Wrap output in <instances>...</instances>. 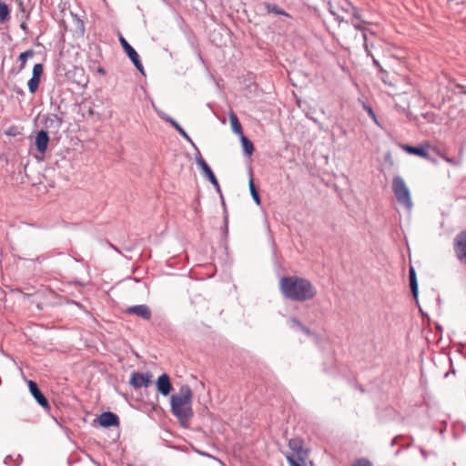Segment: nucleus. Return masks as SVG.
Masks as SVG:
<instances>
[{
  "label": "nucleus",
  "instance_id": "obj_1",
  "mask_svg": "<svg viewBox=\"0 0 466 466\" xmlns=\"http://www.w3.org/2000/svg\"><path fill=\"white\" fill-rule=\"evenodd\" d=\"M279 290L286 299L299 302L311 300L317 295L313 284L309 279L298 276L281 278Z\"/></svg>",
  "mask_w": 466,
  "mask_h": 466
},
{
  "label": "nucleus",
  "instance_id": "obj_2",
  "mask_svg": "<svg viewBox=\"0 0 466 466\" xmlns=\"http://www.w3.org/2000/svg\"><path fill=\"white\" fill-rule=\"evenodd\" d=\"M193 392L188 385H182L177 394L170 398L171 411L181 424H185L193 417Z\"/></svg>",
  "mask_w": 466,
  "mask_h": 466
},
{
  "label": "nucleus",
  "instance_id": "obj_3",
  "mask_svg": "<svg viewBox=\"0 0 466 466\" xmlns=\"http://www.w3.org/2000/svg\"><path fill=\"white\" fill-rule=\"evenodd\" d=\"M289 451L286 454L287 461L290 466H306L308 451L303 447L302 440L294 438L289 441Z\"/></svg>",
  "mask_w": 466,
  "mask_h": 466
},
{
  "label": "nucleus",
  "instance_id": "obj_4",
  "mask_svg": "<svg viewBox=\"0 0 466 466\" xmlns=\"http://www.w3.org/2000/svg\"><path fill=\"white\" fill-rule=\"evenodd\" d=\"M392 191L397 201L405 207L407 209L410 210L412 208V200L410 197V192L406 185L404 179L400 177H395L392 180Z\"/></svg>",
  "mask_w": 466,
  "mask_h": 466
},
{
  "label": "nucleus",
  "instance_id": "obj_5",
  "mask_svg": "<svg viewBox=\"0 0 466 466\" xmlns=\"http://www.w3.org/2000/svg\"><path fill=\"white\" fill-rule=\"evenodd\" d=\"M453 249L457 259L466 266V230L461 231L455 236Z\"/></svg>",
  "mask_w": 466,
  "mask_h": 466
},
{
  "label": "nucleus",
  "instance_id": "obj_6",
  "mask_svg": "<svg viewBox=\"0 0 466 466\" xmlns=\"http://www.w3.org/2000/svg\"><path fill=\"white\" fill-rule=\"evenodd\" d=\"M329 7L330 14L338 20H344V13L349 11L351 7L350 4L347 0H330L329 2Z\"/></svg>",
  "mask_w": 466,
  "mask_h": 466
},
{
  "label": "nucleus",
  "instance_id": "obj_7",
  "mask_svg": "<svg viewBox=\"0 0 466 466\" xmlns=\"http://www.w3.org/2000/svg\"><path fill=\"white\" fill-rule=\"evenodd\" d=\"M119 42L127 53V56L133 62L137 70H139L142 74H144V67L139 59V56L137 51L128 44V42L123 37V35H119Z\"/></svg>",
  "mask_w": 466,
  "mask_h": 466
},
{
  "label": "nucleus",
  "instance_id": "obj_8",
  "mask_svg": "<svg viewBox=\"0 0 466 466\" xmlns=\"http://www.w3.org/2000/svg\"><path fill=\"white\" fill-rule=\"evenodd\" d=\"M152 374L149 372L140 373L135 371L131 374L129 383L132 387L138 389L148 387L152 383Z\"/></svg>",
  "mask_w": 466,
  "mask_h": 466
},
{
  "label": "nucleus",
  "instance_id": "obj_9",
  "mask_svg": "<svg viewBox=\"0 0 466 466\" xmlns=\"http://www.w3.org/2000/svg\"><path fill=\"white\" fill-rule=\"evenodd\" d=\"M400 147L401 149H403L405 152L409 154L416 155L423 158L430 159L429 154L426 151V149L430 148L429 143H424L420 147H412L407 144H402Z\"/></svg>",
  "mask_w": 466,
  "mask_h": 466
},
{
  "label": "nucleus",
  "instance_id": "obj_10",
  "mask_svg": "<svg viewBox=\"0 0 466 466\" xmlns=\"http://www.w3.org/2000/svg\"><path fill=\"white\" fill-rule=\"evenodd\" d=\"M157 391L163 396H167L172 390V384L167 374L164 373L158 377L156 382Z\"/></svg>",
  "mask_w": 466,
  "mask_h": 466
},
{
  "label": "nucleus",
  "instance_id": "obj_11",
  "mask_svg": "<svg viewBox=\"0 0 466 466\" xmlns=\"http://www.w3.org/2000/svg\"><path fill=\"white\" fill-rule=\"evenodd\" d=\"M28 387H29V390H30L31 394L34 396V398L38 402V404L41 405L45 409L49 408L48 400L44 396V394L40 391V390L37 387V384L33 380H29Z\"/></svg>",
  "mask_w": 466,
  "mask_h": 466
},
{
  "label": "nucleus",
  "instance_id": "obj_12",
  "mask_svg": "<svg viewBox=\"0 0 466 466\" xmlns=\"http://www.w3.org/2000/svg\"><path fill=\"white\" fill-rule=\"evenodd\" d=\"M98 422L103 427L118 426L119 419L115 413L106 411L98 417Z\"/></svg>",
  "mask_w": 466,
  "mask_h": 466
},
{
  "label": "nucleus",
  "instance_id": "obj_13",
  "mask_svg": "<svg viewBox=\"0 0 466 466\" xmlns=\"http://www.w3.org/2000/svg\"><path fill=\"white\" fill-rule=\"evenodd\" d=\"M127 312L129 314H135L146 320H149L151 318V310L149 307L144 304L130 307L127 309Z\"/></svg>",
  "mask_w": 466,
  "mask_h": 466
},
{
  "label": "nucleus",
  "instance_id": "obj_14",
  "mask_svg": "<svg viewBox=\"0 0 466 466\" xmlns=\"http://www.w3.org/2000/svg\"><path fill=\"white\" fill-rule=\"evenodd\" d=\"M197 163L201 167L204 174L206 175L208 179L212 183V185H214L216 187L218 188L219 187L218 181L217 177H215L213 171L209 167V166L203 159V157H200L197 158Z\"/></svg>",
  "mask_w": 466,
  "mask_h": 466
},
{
  "label": "nucleus",
  "instance_id": "obj_15",
  "mask_svg": "<svg viewBox=\"0 0 466 466\" xmlns=\"http://www.w3.org/2000/svg\"><path fill=\"white\" fill-rule=\"evenodd\" d=\"M49 137L46 131L41 130L37 133L35 137V147L37 150L44 154L47 148Z\"/></svg>",
  "mask_w": 466,
  "mask_h": 466
},
{
  "label": "nucleus",
  "instance_id": "obj_16",
  "mask_svg": "<svg viewBox=\"0 0 466 466\" xmlns=\"http://www.w3.org/2000/svg\"><path fill=\"white\" fill-rule=\"evenodd\" d=\"M229 121H230V125H231V128H232L233 132L238 135L243 136L242 126L234 112L229 113Z\"/></svg>",
  "mask_w": 466,
  "mask_h": 466
},
{
  "label": "nucleus",
  "instance_id": "obj_17",
  "mask_svg": "<svg viewBox=\"0 0 466 466\" xmlns=\"http://www.w3.org/2000/svg\"><path fill=\"white\" fill-rule=\"evenodd\" d=\"M410 286L414 298L418 297V283L416 279V272L413 267L410 268L409 270Z\"/></svg>",
  "mask_w": 466,
  "mask_h": 466
},
{
  "label": "nucleus",
  "instance_id": "obj_18",
  "mask_svg": "<svg viewBox=\"0 0 466 466\" xmlns=\"http://www.w3.org/2000/svg\"><path fill=\"white\" fill-rule=\"evenodd\" d=\"M34 56H35V52L33 49H28L19 55V56H18V61L20 62L19 71H21L25 68L27 59L32 58Z\"/></svg>",
  "mask_w": 466,
  "mask_h": 466
},
{
  "label": "nucleus",
  "instance_id": "obj_19",
  "mask_svg": "<svg viewBox=\"0 0 466 466\" xmlns=\"http://www.w3.org/2000/svg\"><path fill=\"white\" fill-rule=\"evenodd\" d=\"M264 7L268 13H273L275 15H280L289 17V15L285 12L282 8L279 7L276 5H272L269 3H264Z\"/></svg>",
  "mask_w": 466,
  "mask_h": 466
},
{
  "label": "nucleus",
  "instance_id": "obj_20",
  "mask_svg": "<svg viewBox=\"0 0 466 466\" xmlns=\"http://www.w3.org/2000/svg\"><path fill=\"white\" fill-rule=\"evenodd\" d=\"M351 24L357 30H360V31L366 30V25H365L366 23L363 20H361L360 15L356 11H354V13H353Z\"/></svg>",
  "mask_w": 466,
  "mask_h": 466
},
{
  "label": "nucleus",
  "instance_id": "obj_21",
  "mask_svg": "<svg viewBox=\"0 0 466 466\" xmlns=\"http://www.w3.org/2000/svg\"><path fill=\"white\" fill-rule=\"evenodd\" d=\"M241 143L245 154L248 156H251L254 151V146L252 142L243 135L241 136Z\"/></svg>",
  "mask_w": 466,
  "mask_h": 466
},
{
  "label": "nucleus",
  "instance_id": "obj_22",
  "mask_svg": "<svg viewBox=\"0 0 466 466\" xmlns=\"http://www.w3.org/2000/svg\"><path fill=\"white\" fill-rule=\"evenodd\" d=\"M9 8L6 4L0 2V23H4L9 17Z\"/></svg>",
  "mask_w": 466,
  "mask_h": 466
},
{
  "label": "nucleus",
  "instance_id": "obj_23",
  "mask_svg": "<svg viewBox=\"0 0 466 466\" xmlns=\"http://www.w3.org/2000/svg\"><path fill=\"white\" fill-rule=\"evenodd\" d=\"M248 187H249V190H250V194L254 199V201L259 205L260 204V198H259V195H258V192L254 185V182H253V179L250 178L249 179V182H248Z\"/></svg>",
  "mask_w": 466,
  "mask_h": 466
},
{
  "label": "nucleus",
  "instance_id": "obj_24",
  "mask_svg": "<svg viewBox=\"0 0 466 466\" xmlns=\"http://www.w3.org/2000/svg\"><path fill=\"white\" fill-rule=\"evenodd\" d=\"M380 79L382 80V82L385 85L390 86H394V84L389 78V72L386 71L383 67H380Z\"/></svg>",
  "mask_w": 466,
  "mask_h": 466
},
{
  "label": "nucleus",
  "instance_id": "obj_25",
  "mask_svg": "<svg viewBox=\"0 0 466 466\" xmlns=\"http://www.w3.org/2000/svg\"><path fill=\"white\" fill-rule=\"evenodd\" d=\"M39 83H40V79L35 78V77H31V79L27 83L29 91L31 93H35L38 88Z\"/></svg>",
  "mask_w": 466,
  "mask_h": 466
},
{
  "label": "nucleus",
  "instance_id": "obj_26",
  "mask_svg": "<svg viewBox=\"0 0 466 466\" xmlns=\"http://www.w3.org/2000/svg\"><path fill=\"white\" fill-rule=\"evenodd\" d=\"M42 74H43V66L41 64H35L33 67L32 77L40 79Z\"/></svg>",
  "mask_w": 466,
  "mask_h": 466
},
{
  "label": "nucleus",
  "instance_id": "obj_27",
  "mask_svg": "<svg viewBox=\"0 0 466 466\" xmlns=\"http://www.w3.org/2000/svg\"><path fill=\"white\" fill-rule=\"evenodd\" d=\"M351 466H373L372 463L367 459H360L352 463Z\"/></svg>",
  "mask_w": 466,
  "mask_h": 466
},
{
  "label": "nucleus",
  "instance_id": "obj_28",
  "mask_svg": "<svg viewBox=\"0 0 466 466\" xmlns=\"http://www.w3.org/2000/svg\"><path fill=\"white\" fill-rule=\"evenodd\" d=\"M171 124L173 125V127L183 136L185 137L186 138L189 139V137L187 136V134L185 132V130L175 121V120H170Z\"/></svg>",
  "mask_w": 466,
  "mask_h": 466
},
{
  "label": "nucleus",
  "instance_id": "obj_29",
  "mask_svg": "<svg viewBox=\"0 0 466 466\" xmlns=\"http://www.w3.org/2000/svg\"><path fill=\"white\" fill-rule=\"evenodd\" d=\"M363 107L367 111L368 115L374 120V122L377 123V117L373 109L368 105H364Z\"/></svg>",
  "mask_w": 466,
  "mask_h": 466
},
{
  "label": "nucleus",
  "instance_id": "obj_30",
  "mask_svg": "<svg viewBox=\"0 0 466 466\" xmlns=\"http://www.w3.org/2000/svg\"><path fill=\"white\" fill-rule=\"evenodd\" d=\"M441 157L444 161H446L448 164H450V165H452V166L457 165V162L455 161V159H454V158H451V157H449L445 156L444 154H441Z\"/></svg>",
  "mask_w": 466,
  "mask_h": 466
},
{
  "label": "nucleus",
  "instance_id": "obj_31",
  "mask_svg": "<svg viewBox=\"0 0 466 466\" xmlns=\"http://www.w3.org/2000/svg\"><path fill=\"white\" fill-rule=\"evenodd\" d=\"M363 38H364V46H365V49L368 53L369 56H372V55L370 54V50H369V44H368V36L366 34L363 35Z\"/></svg>",
  "mask_w": 466,
  "mask_h": 466
},
{
  "label": "nucleus",
  "instance_id": "obj_32",
  "mask_svg": "<svg viewBox=\"0 0 466 466\" xmlns=\"http://www.w3.org/2000/svg\"><path fill=\"white\" fill-rule=\"evenodd\" d=\"M372 60H373L374 65H375V66L379 68V70L380 71V67H382V66H381V65L380 64V62H379L376 58H374L373 56H372Z\"/></svg>",
  "mask_w": 466,
  "mask_h": 466
},
{
  "label": "nucleus",
  "instance_id": "obj_33",
  "mask_svg": "<svg viewBox=\"0 0 466 466\" xmlns=\"http://www.w3.org/2000/svg\"><path fill=\"white\" fill-rule=\"evenodd\" d=\"M97 72H98L100 75H102V76L106 75V70H105L104 68H102V67H99V68L97 69Z\"/></svg>",
  "mask_w": 466,
  "mask_h": 466
},
{
  "label": "nucleus",
  "instance_id": "obj_34",
  "mask_svg": "<svg viewBox=\"0 0 466 466\" xmlns=\"http://www.w3.org/2000/svg\"><path fill=\"white\" fill-rule=\"evenodd\" d=\"M433 150H434V151L436 152V154H437L438 156H440V157H441V154H443V153H442L439 148H437V147L433 148Z\"/></svg>",
  "mask_w": 466,
  "mask_h": 466
}]
</instances>
